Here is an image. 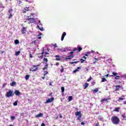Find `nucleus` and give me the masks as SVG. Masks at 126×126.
<instances>
[{
	"label": "nucleus",
	"mask_w": 126,
	"mask_h": 126,
	"mask_svg": "<svg viewBox=\"0 0 126 126\" xmlns=\"http://www.w3.org/2000/svg\"><path fill=\"white\" fill-rule=\"evenodd\" d=\"M11 17H12V14H10V15L9 16V19H10V18H11Z\"/></svg>",
	"instance_id": "nucleus-44"
},
{
	"label": "nucleus",
	"mask_w": 126,
	"mask_h": 126,
	"mask_svg": "<svg viewBox=\"0 0 126 126\" xmlns=\"http://www.w3.org/2000/svg\"><path fill=\"white\" fill-rule=\"evenodd\" d=\"M119 78H120V76H116L115 78V79H119Z\"/></svg>",
	"instance_id": "nucleus-39"
},
{
	"label": "nucleus",
	"mask_w": 126,
	"mask_h": 126,
	"mask_svg": "<svg viewBox=\"0 0 126 126\" xmlns=\"http://www.w3.org/2000/svg\"><path fill=\"white\" fill-rule=\"evenodd\" d=\"M15 94L16 95V96H19V95H20V92L17 90H16L15 91Z\"/></svg>",
	"instance_id": "nucleus-13"
},
{
	"label": "nucleus",
	"mask_w": 126,
	"mask_h": 126,
	"mask_svg": "<svg viewBox=\"0 0 126 126\" xmlns=\"http://www.w3.org/2000/svg\"><path fill=\"white\" fill-rule=\"evenodd\" d=\"M106 77H109V74H107V75H105Z\"/></svg>",
	"instance_id": "nucleus-59"
},
{
	"label": "nucleus",
	"mask_w": 126,
	"mask_h": 126,
	"mask_svg": "<svg viewBox=\"0 0 126 126\" xmlns=\"http://www.w3.org/2000/svg\"><path fill=\"white\" fill-rule=\"evenodd\" d=\"M37 28H38V29L40 30V31H44V30L43 29V27L42 26H41V27L40 28V26H39V25H37Z\"/></svg>",
	"instance_id": "nucleus-16"
},
{
	"label": "nucleus",
	"mask_w": 126,
	"mask_h": 126,
	"mask_svg": "<svg viewBox=\"0 0 126 126\" xmlns=\"http://www.w3.org/2000/svg\"><path fill=\"white\" fill-rule=\"evenodd\" d=\"M15 85H16V82H12V83L11 84H10V86H15Z\"/></svg>",
	"instance_id": "nucleus-19"
},
{
	"label": "nucleus",
	"mask_w": 126,
	"mask_h": 126,
	"mask_svg": "<svg viewBox=\"0 0 126 126\" xmlns=\"http://www.w3.org/2000/svg\"><path fill=\"white\" fill-rule=\"evenodd\" d=\"M41 35H42V33H39V35L37 36V39H39V40H41Z\"/></svg>",
	"instance_id": "nucleus-22"
},
{
	"label": "nucleus",
	"mask_w": 126,
	"mask_h": 126,
	"mask_svg": "<svg viewBox=\"0 0 126 126\" xmlns=\"http://www.w3.org/2000/svg\"><path fill=\"white\" fill-rule=\"evenodd\" d=\"M55 58H56V61H61L62 57H60L59 55L55 56Z\"/></svg>",
	"instance_id": "nucleus-11"
},
{
	"label": "nucleus",
	"mask_w": 126,
	"mask_h": 126,
	"mask_svg": "<svg viewBox=\"0 0 126 126\" xmlns=\"http://www.w3.org/2000/svg\"><path fill=\"white\" fill-rule=\"evenodd\" d=\"M92 79V77L90 76L89 78L87 80L88 82H90L91 81V80Z\"/></svg>",
	"instance_id": "nucleus-26"
},
{
	"label": "nucleus",
	"mask_w": 126,
	"mask_h": 126,
	"mask_svg": "<svg viewBox=\"0 0 126 126\" xmlns=\"http://www.w3.org/2000/svg\"><path fill=\"white\" fill-rule=\"evenodd\" d=\"M60 118L61 119L63 118V116L60 115Z\"/></svg>",
	"instance_id": "nucleus-62"
},
{
	"label": "nucleus",
	"mask_w": 126,
	"mask_h": 126,
	"mask_svg": "<svg viewBox=\"0 0 126 126\" xmlns=\"http://www.w3.org/2000/svg\"><path fill=\"white\" fill-rule=\"evenodd\" d=\"M82 48L81 47H79L78 48V52H80V51H82Z\"/></svg>",
	"instance_id": "nucleus-34"
},
{
	"label": "nucleus",
	"mask_w": 126,
	"mask_h": 126,
	"mask_svg": "<svg viewBox=\"0 0 126 126\" xmlns=\"http://www.w3.org/2000/svg\"><path fill=\"white\" fill-rule=\"evenodd\" d=\"M61 90H62V92H63H63H64V87H62L61 88Z\"/></svg>",
	"instance_id": "nucleus-31"
},
{
	"label": "nucleus",
	"mask_w": 126,
	"mask_h": 126,
	"mask_svg": "<svg viewBox=\"0 0 126 126\" xmlns=\"http://www.w3.org/2000/svg\"><path fill=\"white\" fill-rule=\"evenodd\" d=\"M36 66H39V65H33L32 68H31L30 69L31 71H36V70H37V69H38V67H37ZM35 67V68H34Z\"/></svg>",
	"instance_id": "nucleus-7"
},
{
	"label": "nucleus",
	"mask_w": 126,
	"mask_h": 126,
	"mask_svg": "<svg viewBox=\"0 0 126 126\" xmlns=\"http://www.w3.org/2000/svg\"><path fill=\"white\" fill-rule=\"evenodd\" d=\"M61 52H65V51H66V49L65 48H63V49H61Z\"/></svg>",
	"instance_id": "nucleus-36"
},
{
	"label": "nucleus",
	"mask_w": 126,
	"mask_h": 126,
	"mask_svg": "<svg viewBox=\"0 0 126 126\" xmlns=\"http://www.w3.org/2000/svg\"><path fill=\"white\" fill-rule=\"evenodd\" d=\"M41 117H43V114L39 113L35 116V118H41Z\"/></svg>",
	"instance_id": "nucleus-15"
},
{
	"label": "nucleus",
	"mask_w": 126,
	"mask_h": 126,
	"mask_svg": "<svg viewBox=\"0 0 126 126\" xmlns=\"http://www.w3.org/2000/svg\"><path fill=\"white\" fill-rule=\"evenodd\" d=\"M88 86H89V84H88L87 83H85L83 85V87L84 89H86V88H87V87H88Z\"/></svg>",
	"instance_id": "nucleus-10"
},
{
	"label": "nucleus",
	"mask_w": 126,
	"mask_h": 126,
	"mask_svg": "<svg viewBox=\"0 0 126 126\" xmlns=\"http://www.w3.org/2000/svg\"><path fill=\"white\" fill-rule=\"evenodd\" d=\"M45 55H49V53L47 52H45Z\"/></svg>",
	"instance_id": "nucleus-61"
},
{
	"label": "nucleus",
	"mask_w": 126,
	"mask_h": 126,
	"mask_svg": "<svg viewBox=\"0 0 126 126\" xmlns=\"http://www.w3.org/2000/svg\"><path fill=\"white\" fill-rule=\"evenodd\" d=\"M98 120H99V121H102L103 120H104V119L103 118V117H102V116H99V117H98Z\"/></svg>",
	"instance_id": "nucleus-21"
},
{
	"label": "nucleus",
	"mask_w": 126,
	"mask_h": 126,
	"mask_svg": "<svg viewBox=\"0 0 126 126\" xmlns=\"http://www.w3.org/2000/svg\"><path fill=\"white\" fill-rule=\"evenodd\" d=\"M64 39V36H63V35L62 36V38H61V40L62 41H63V39Z\"/></svg>",
	"instance_id": "nucleus-46"
},
{
	"label": "nucleus",
	"mask_w": 126,
	"mask_h": 126,
	"mask_svg": "<svg viewBox=\"0 0 126 126\" xmlns=\"http://www.w3.org/2000/svg\"><path fill=\"white\" fill-rule=\"evenodd\" d=\"M18 1V3H19V4H20L21 3H22V2L19 0H17Z\"/></svg>",
	"instance_id": "nucleus-40"
},
{
	"label": "nucleus",
	"mask_w": 126,
	"mask_h": 126,
	"mask_svg": "<svg viewBox=\"0 0 126 126\" xmlns=\"http://www.w3.org/2000/svg\"><path fill=\"white\" fill-rule=\"evenodd\" d=\"M105 81H107V80L106 79V78H102V80H101V82H105Z\"/></svg>",
	"instance_id": "nucleus-28"
},
{
	"label": "nucleus",
	"mask_w": 126,
	"mask_h": 126,
	"mask_svg": "<svg viewBox=\"0 0 126 126\" xmlns=\"http://www.w3.org/2000/svg\"><path fill=\"white\" fill-rule=\"evenodd\" d=\"M82 59H83V60H84L85 61V60H86V57L84 56L82 57Z\"/></svg>",
	"instance_id": "nucleus-50"
},
{
	"label": "nucleus",
	"mask_w": 126,
	"mask_h": 126,
	"mask_svg": "<svg viewBox=\"0 0 126 126\" xmlns=\"http://www.w3.org/2000/svg\"><path fill=\"white\" fill-rule=\"evenodd\" d=\"M112 74H113V75H110L109 76L110 77L112 76L113 77H114V76H116V75H118V73H116L115 72H112Z\"/></svg>",
	"instance_id": "nucleus-18"
},
{
	"label": "nucleus",
	"mask_w": 126,
	"mask_h": 126,
	"mask_svg": "<svg viewBox=\"0 0 126 126\" xmlns=\"http://www.w3.org/2000/svg\"><path fill=\"white\" fill-rule=\"evenodd\" d=\"M54 97H52L51 98H48L45 102V104H49V103H52V102H53L54 100Z\"/></svg>",
	"instance_id": "nucleus-6"
},
{
	"label": "nucleus",
	"mask_w": 126,
	"mask_h": 126,
	"mask_svg": "<svg viewBox=\"0 0 126 126\" xmlns=\"http://www.w3.org/2000/svg\"><path fill=\"white\" fill-rule=\"evenodd\" d=\"M73 51H72L69 53V55L66 58H65V60H71L74 57Z\"/></svg>",
	"instance_id": "nucleus-4"
},
{
	"label": "nucleus",
	"mask_w": 126,
	"mask_h": 126,
	"mask_svg": "<svg viewBox=\"0 0 126 126\" xmlns=\"http://www.w3.org/2000/svg\"><path fill=\"white\" fill-rule=\"evenodd\" d=\"M30 58H33V56H32V54H30Z\"/></svg>",
	"instance_id": "nucleus-57"
},
{
	"label": "nucleus",
	"mask_w": 126,
	"mask_h": 126,
	"mask_svg": "<svg viewBox=\"0 0 126 126\" xmlns=\"http://www.w3.org/2000/svg\"><path fill=\"white\" fill-rule=\"evenodd\" d=\"M54 47H55L56 48H58V46L57 45L56 43H55L54 45H53Z\"/></svg>",
	"instance_id": "nucleus-51"
},
{
	"label": "nucleus",
	"mask_w": 126,
	"mask_h": 126,
	"mask_svg": "<svg viewBox=\"0 0 126 126\" xmlns=\"http://www.w3.org/2000/svg\"><path fill=\"white\" fill-rule=\"evenodd\" d=\"M47 74H48V72L45 71L44 76H45V75H47Z\"/></svg>",
	"instance_id": "nucleus-49"
},
{
	"label": "nucleus",
	"mask_w": 126,
	"mask_h": 126,
	"mask_svg": "<svg viewBox=\"0 0 126 126\" xmlns=\"http://www.w3.org/2000/svg\"><path fill=\"white\" fill-rule=\"evenodd\" d=\"M80 61H81V63H83V62H84L85 60L83 59H82L80 60Z\"/></svg>",
	"instance_id": "nucleus-42"
},
{
	"label": "nucleus",
	"mask_w": 126,
	"mask_h": 126,
	"mask_svg": "<svg viewBox=\"0 0 126 126\" xmlns=\"http://www.w3.org/2000/svg\"><path fill=\"white\" fill-rule=\"evenodd\" d=\"M73 99V98H72V96H69L68 97V101H69V102H70V101H72Z\"/></svg>",
	"instance_id": "nucleus-20"
},
{
	"label": "nucleus",
	"mask_w": 126,
	"mask_h": 126,
	"mask_svg": "<svg viewBox=\"0 0 126 126\" xmlns=\"http://www.w3.org/2000/svg\"><path fill=\"white\" fill-rule=\"evenodd\" d=\"M126 100V98H123V97H120L119 98V100H118V101L120 102V101H123V100Z\"/></svg>",
	"instance_id": "nucleus-23"
},
{
	"label": "nucleus",
	"mask_w": 126,
	"mask_h": 126,
	"mask_svg": "<svg viewBox=\"0 0 126 126\" xmlns=\"http://www.w3.org/2000/svg\"><path fill=\"white\" fill-rule=\"evenodd\" d=\"M122 118H123L124 119H126V117L125 116V115H122Z\"/></svg>",
	"instance_id": "nucleus-53"
},
{
	"label": "nucleus",
	"mask_w": 126,
	"mask_h": 126,
	"mask_svg": "<svg viewBox=\"0 0 126 126\" xmlns=\"http://www.w3.org/2000/svg\"><path fill=\"white\" fill-rule=\"evenodd\" d=\"M98 91V89H95L94 90V92H95V93H97Z\"/></svg>",
	"instance_id": "nucleus-41"
},
{
	"label": "nucleus",
	"mask_w": 126,
	"mask_h": 126,
	"mask_svg": "<svg viewBox=\"0 0 126 126\" xmlns=\"http://www.w3.org/2000/svg\"><path fill=\"white\" fill-rule=\"evenodd\" d=\"M62 36H63V37H65V36H66V32H64L63 33V34H62Z\"/></svg>",
	"instance_id": "nucleus-32"
},
{
	"label": "nucleus",
	"mask_w": 126,
	"mask_h": 126,
	"mask_svg": "<svg viewBox=\"0 0 126 126\" xmlns=\"http://www.w3.org/2000/svg\"><path fill=\"white\" fill-rule=\"evenodd\" d=\"M111 122L114 125H119L120 124V118L117 116H112L111 118Z\"/></svg>",
	"instance_id": "nucleus-1"
},
{
	"label": "nucleus",
	"mask_w": 126,
	"mask_h": 126,
	"mask_svg": "<svg viewBox=\"0 0 126 126\" xmlns=\"http://www.w3.org/2000/svg\"><path fill=\"white\" fill-rule=\"evenodd\" d=\"M44 62H46V63L48 62V59L46 58H44Z\"/></svg>",
	"instance_id": "nucleus-47"
},
{
	"label": "nucleus",
	"mask_w": 126,
	"mask_h": 126,
	"mask_svg": "<svg viewBox=\"0 0 126 126\" xmlns=\"http://www.w3.org/2000/svg\"><path fill=\"white\" fill-rule=\"evenodd\" d=\"M21 31L22 34H25V33H26V32H27L26 27H23V28L22 29Z\"/></svg>",
	"instance_id": "nucleus-8"
},
{
	"label": "nucleus",
	"mask_w": 126,
	"mask_h": 126,
	"mask_svg": "<svg viewBox=\"0 0 126 126\" xmlns=\"http://www.w3.org/2000/svg\"><path fill=\"white\" fill-rule=\"evenodd\" d=\"M116 88L115 90V91H118V90H119V89H120V88H121V86L120 85H116L115 86Z\"/></svg>",
	"instance_id": "nucleus-12"
},
{
	"label": "nucleus",
	"mask_w": 126,
	"mask_h": 126,
	"mask_svg": "<svg viewBox=\"0 0 126 126\" xmlns=\"http://www.w3.org/2000/svg\"><path fill=\"white\" fill-rule=\"evenodd\" d=\"M46 68H48V64H46L44 67L43 68V70H45Z\"/></svg>",
	"instance_id": "nucleus-24"
},
{
	"label": "nucleus",
	"mask_w": 126,
	"mask_h": 126,
	"mask_svg": "<svg viewBox=\"0 0 126 126\" xmlns=\"http://www.w3.org/2000/svg\"><path fill=\"white\" fill-rule=\"evenodd\" d=\"M94 126H99V123H96Z\"/></svg>",
	"instance_id": "nucleus-55"
},
{
	"label": "nucleus",
	"mask_w": 126,
	"mask_h": 126,
	"mask_svg": "<svg viewBox=\"0 0 126 126\" xmlns=\"http://www.w3.org/2000/svg\"><path fill=\"white\" fill-rule=\"evenodd\" d=\"M30 76L29 75H27L25 77L26 80H28L29 79Z\"/></svg>",
	"instance_id": "nucleus-27"
},
{
	"label": "nucleus",
	"mask_w": 126,
	"mask_h": 126,
	"mask_svg": "<svg viewBox=\"0 0 126 126\" xmlns=\"http://www.w3.org/2000/svg\"><path fill=\"white\" fill-rule=\"evenodd\" d=\"M62 68L60 70L61 72H63L64 71V69L63 68V66H62Z\"/></svg>",
	"instance_id": "nucleus-35"
},
{
	"label": "nucleus",
	"mask_w": 126,
	"mask_h": 126,
	"mask_svg": "<svg viewBox=\"0 0 126 126\" xmlns=\"http://www.w3.org/2000/svg\"><path fill=\"white\" fill-rule=\"evenodd\" d=\"M94 59L95 61H100V58H94Z\"/></svg>",
	"instance_id": "nucleus-43"
},
{
	"label": "nucleus",
	"mask_w": 126,
	"mask_h": 126,
	"mask_svg": "<svg viewBox=\"0 0 126 126\" xmlns=\"http://www.w3.org/2000/svg\"><path fill=\"white\" fill-rule=\"evenodd\" d=\"M29 8H30V7H25L24 8V10L25 11H28V10H29Z\"/></svg>",
	"instance_id": "nucleus-25"
},
{
	"label": "nucleus",
	"mask_w": 126,
	"mask_h": 126,
	"mask_svg": "<svg viewBox=\"0 0 126 126\" xmlns=\"http://www.w3.org/2000/svg\"><path fill=\"white\" fill-rule=\"evenodd\" d=\"M49 85H50V86H53V85H52V82L49 83Z\"/></svg>",
	"instance_id": "nucleus-58"
},
{
	"label": "nucleus",
	"mask_w": 126,
	"mask_h": 126,
	"mask_svg": "<svg viewBox=\"0 0 126 126\" xmlns=\"http://www.w3.org/2000/svg\"><path fill=\"white\" fill-rule=\"evenodd\" d=\"M124 105H126V101H124Z\"/></svg>",
	"instance_id": "nucleus-63"
},
{
	"label": "nucleus",
	"mask_w": 126,
	"mask_h": 126,
	"mask_svg": "<svg viewBox=\"0 0 126 126\" xmlns=\"http://www.w3.org/2000/svg\"><path fill=\"white\" fill-rule=\"evenodd\" d=\"M9 13H10V14H11V13H12V9H10V10H9Z\"/></svg>",
	"instance_id": "nucleus-45"
},
{
	"label": "nucleus",
	"mask_w": 126,
	"mask_h": 126,
	"mask_svg": "<svg viewBox=\"0 0 126 126\" xmlns=\"http://www.w3.org/2000/svg\"><path fill=\"white\" fill-rule=\"evenodd\" d=\"M77 50H78V48L75 47L73 49V51H77Z\"/></svg>",
	"instance_id": "nucleus-48"
},
{
	"label": "nucleus",
	"mask_w": 126,
	"mask_h": 126,
	"mask_svg": "<svg viewBox=\"0 0 126 126\" xmlns=\"http://www.w3.org/2000/svg\"><path fill=\"white\" fill-rule=\"evenodd\" d=\"M79 69H80V67H78L76 69H75L73 71V73H75L76 72H77V71H79Z\"/></svg>",
	"instance_id": "nucleus-14"
},
{
	"label": "nucleus",
	"mask_w": 126,
	"mask_h": 126,
	"mask_svg": "<svg viewBox=\"0 0 126 126\" xmlns=\"http://www.w3.org/2000/svg\"><path fill=\"white\" fill-rule=\"evenodd\" d=\"M11 120L13 121V120H15V117L14 116H11Z\"/></svg>",
	"instance_id": "nucleus-37"
},
{
	"label": "nucleus",
	"mask_w": 126,
	"mask_h": 126,
	"mask_svg": "<svg viewBox=\"0 0 126 126\" xmlns=\"http://www.w3.org/2000/svg\"><path fill=\"white\" fill-rule=\"evenodd\" d=\"M109 100H111L110 98H103V99L101 100V103L103 104V103H104V102H105V101H106V102H108V101H109Z\"/></svg>",
	"instance_id": "nucleus-9"
},
{
	"label": "nucleus",
	"mask_w": 126,
	"mask_h": 126,
	"mask_svg": "<svg viewBox=\"0 0 126 126\" xmlns=\"http://www.w3.org/2000/svg\"><path fill=\"white\" fill-rule=\"evenodd\" d=\"M6 97L7 98H10V97H13L14 96V93L11 90H9L5 94Z\"/></svg>",
	"instance_id": "nucleus-3"
},
{
	"label": "nucleus",
	"mask_w": 126,
	"mask_h": 126,
	"mask_svg": "<svg viewBox=\"0 0 126 126\" xmlns=\"http://www.w3.org/2000/svg\"><path fill=\"white\" fill-rule=\"evenodd\" d=\"M24 22L30 24V23H34L35 22V19L34 18H30V16H28V18L25 20Z\"/></svg>",
	"instance_id": "nucleus-2"
},
{
	"label": "nucleus",
	"mask_w": 126,
	"mask_h": 126,
	"mask_svg": "<svg viewBox=\"0 0 126 126\" xmlns=\"http://www.w3.org/2000/svg\"><path fill=\"white\" fill-rule=\"evenodd\" d=\"M43 26V25H42V23H41V21H38V26Z\"/></svg>",
	"instance_id": "nucleus-33"
},
{
	"label": "nucleus",
	"mask_w": 126,
	"mask_h": 126,
	"mask_svg": "<svg viewBox=\"0 0 126 126\" xmlns=\"http://www.w3.org/2000/svg\"><path fill=\"white\" fill-rule=\"evenodd\" d=\"M59 64H60V63H59V62H57V63H56V65H59Z\"/></svg>",
	"instance_id": "nucleus-56"
},
{
	"label": "nucleus",
	"mask_w": 126,
	"mask_h": 126,
	"mask_svg": "<svg viewBox=\"0 0 126 126\" xmlns=\"http://www.w3.org/2000/svg\"><path fill=\"white\" fill-rule=\"evenodd\" d=\"M14 43L15 45H18V44H19V40L18 39H16L14 40Z\"/></svg>",
	"instance_id": "nucleus-17"
},
{
	"label": "nucleus",
	"mask_w": 126,
	"mask_h": 126,
	"mask_svg": "<svg viewBox=\"0 0 126 126\" xmlns=\"http://www.w3.org/2000/svg\"><path fill=\"white\" fill-rule=\"evenodd\" d=\"M20 54V51H17L15 52V56H18Z\"/></svg>",
	"instance_id": "nucleus-29"
},
{
	"label": "nucleus",
	"mask_w": 126,
	"mask_h": 126,
	"mask_svg": "<svg viewBox=\"0 0 126 126\" xmlns=\"http://www.w3.org/2000/svg\"><path fill=\"white\" fill-rule=\"evenodd\" d=\"M0 53L1 54H3V53H4V51H1Z\"/></svg>",
	"instance_id": "nucleus-64"
},
{
	"label": "nucleus",
	"mask_w": 126,
	"mask_h": 126,
	"mask_svg": "<svg viewBox=\"0 0 126 126\" xmlns=\"http://www.w3.org/2000/svg\"><path fill=\"white\" fill-rule=\"evenodd\" d=\"M81 125H82V126H84V125H85V123L84 122H82Z\"/></svg>",
	"instance_id": "nucleus-54"
},
{
	"label": "nucleus",
	"mask_w": 126,
	"mask_h": 126,
	"mask_svg": "<svg viewBox=\"0 0 126 126\" xmlns=\"http://www.w3.org/2000/svg\"><path fill=\"white\" fill-rule=\"evenodd\" d=\"M119 110H120V108H115L114 111L115 112H119Z\"/></svg>",
	"instance_id": "nucleus-30"
},
{
	"label": "nucleus",
	"mask_w": 126,
	"mask_h": 126,
	"mask_svg": "<svg viewBox=\"0 0 126 126\" xmlns=\"http://www.w3.org/2000/svg\"><path fill=\"white\" fill-rule=\"evenodd\" d=\"M41 126H45V124L42 123V124H41Z\"/></svg>",
	"instance_id": "nucleus-60"
},
{
	"label": "nucleus",
	"mask_w": 126,
	"mask_h": 126,
	"mask_svg": "<svg viewBox=\"0 0 126 126\" xmlns=\"http://www.w3.org/2000/svg\"><path fill=\"white\" fill-rule=\"evenodd\" d=\"M43 52L41 53V55H44V54H45V52H44V48H43Z\"/></svg>",
	"instance_id": "nucleus-52"
},
{
	"label": "nucleus",
	"mask_w": 126,
	"mask_h": 126,
	"mask_svg": "<svg viewBox=\"0 0 126 126\" xmlns=\"http://www.w3.org/2000/svg\"><path fill=\"white\" fill-rule=\"evenodd\" d=\"M75 116L78 117L77 120H80L81 119V111H77L75 113Z\"/></svg>",
	"instance_id": "nucleus-5"
},
{
	"label": "nucleus",
	"mask_w": 126,
	"mask_h": 126,
	"mask_svg": "<svg viewBox=\"0 0 126 126\" xmlns=\"http://www.w3.org/2000/svg\"><path fill=\"white\" fill-rule=\"evenodd\" d=\"M13 106H17V101H16L13 103Z\"/></svg>",
	"instance_id": "nucleus-38"
}]
</instances>
